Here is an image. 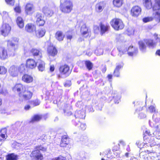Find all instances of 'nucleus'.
I'll return each mask as SVG.
<instances>
[{
  "mask_svg": "<svg viewBox=\"0 0 160 160\" xmlns=\"http://www.w3.org/2000/svg\"><path fill=\"white\" fill-rule=\"evenodd\" d=\"M12 90L17 92L19 100H29L32 97L33 92L21 83H17L12 88Z\"/></svg>",
  "mask_w": 160,
  "mask_h": 160,
  "instance_id": "1",
  "label": "nucleus"
},
{
  "mask_svg": "<svg viewBox=\"0 0 160 160\" xmlns=\"http://www.w3.org/2000/svg\"><path fill=\"white\" fill-rule=\"evenodd\" d=\"M47 147L44 144L37 145L34 147V149L31 152L30 157L32 160H42L43 159V155L41 152H46Z\"/></svg>",
  "mask_w": 160,
  "mask_h": 160,
  "instance_id": "2",
  "label": "nucleus"
},
{
  "mask_svg": "<svg viewBox=\"0 0 160 160\" xmlns=\"http://www.w3.org/2000/svg\"><path fill=\"white\" fill-rule=\"evenodd\" d=\"M138 146L140 149V157L145 159H148V155L149 154L154 153L155 152L152 150V146L155 145L156 144L151 143L150 145H148L147 143H144L142 147L139 142H137Z\"/></svg>",
  "mask_w": 160,
  "mask_h": 160,
  "instance_id": "3",
  "label": "nucleus"
},
{
  "mask_svg": "<svg viewBox=\"0 0 160 160\" xmlns=\"http://www.w3.org/2000/svg\"><path fill=\"white\" fill-rule=\"evenodd\" d=\"M73 3L70 0H65L63 2H61L59 8L62 12L68 13L71 12L73 9Z\"/></svg>",
  "mask_w": 160,
  "mask_h": 160,
  "instance_id": "4",
  "label": "nucleus"
},
{
  "mask_svg": "<svg viewBox=\"0 0 160 160\" xmlns=\"http://www.w3.org/2000/svg\"><path fill=\"white\" fill-rule=\"evenodd\" d=\"M16 48L8 49V51L4 47L0 48V59L4 60L7 59L9 57L14 56L15 55V52Z\"/></svg>",
  "mask_w": 160,
  "mask_h": 160,
  "instance_id": "5",
  "label": "nucleus"
},
{
  "mask_svg": "<svg viewBox=\"0 0 160 160\" xmlns=\"http://www.w3.org/2000/svg\"><path fill=\"white\" fill-rule=\"evenodd\" d=\"M110 24L112 27L116 31H119L123 29L125 26L122 20L118 18H114L110 22Z\"/></svg>",
  "mask_w": 160,
  "mask_h": 160,
  "instance_id": "6",
  "label": "nucleus"
},
{
  "mask_svg": "<svg viewBox=\"0 0 160 160\" xmlns=\"http://www.w3.org/2000/svg\"><path fill=\"white\" fill-rule=\"evenodd\" d=\"M58 69L60 74H57V76L58 78H61L62 75L67 77L68 76L70 75L72 71L70 66L66 64L61 65Z\"/></svg>",
  "mask_w": 160,
  "mask_h": 160,
  "instance_id": "7",
  "label": "nucleus"
},
{
  "mask_svg": "<svg viewBox=\"0 0 160 160\" xmlns=\"http://www.w3.org/2000/svg\"><path fill=\"white\" fill-rule=\"evenodd\" d=\"M142 12L141 7L138 5H135L131 8L130 10V14L132 17L137 18L141 14Z\"/></svg>",
  "mask_w": 160,
  "mask_h": 160,
  "instance_id": "8",
  "label": "nucleus"
},
{
  "mask_svg": "<svg viewBox=\"0 0 160 160\" xmlns=\"http://www.w3.org/2000/svg\"><path fill=\"white\" fill-rule=\"evenodd\" d=\"M143 139L145 143H151L153 142L154 138L152 136V134L150 131L146 130L143 133Z\"/></svg>",
  "mask_w": 160,
  "mask_h": 160,
  "instance_id": "9",
  "label": "nucleus"
},
{
  "mask_svg": "<svg viewBox=\"0 0 160 160\" xmlns=\"http://www.w3.org/2000/svg\"><path fill=\"white\" fill-rule=\"evenodd\" d=\"M11 27L9 24L3 23L0 28V32L2 35L5 37L7 36L10 32Z\"/></svg>",
  "mask_w": 160,
  "mask_h": 160,
  "instance_id": "10",
  "label": "nucleus"
},
{
  "mask_svg": "<svg viewBox=\"0 0 160 160\" xmlns=\"http://www.w3.org/2000/svg\"><path fill=\"white\" fill-rule=\"evenodd\" d=\"M47 52L49 56L54 57L58 54V51L55 46L50 44L47 47Z\"/></svg>",
  "mask_w": 160,
  "mask_h": 160,
  "instance_id": "11",
  "label": "nucleus"
},
{
  "mask_svg": "<svg viewBox=\"0 0 160 160\" xmlns=\"http://www.w3.org/2000/svg\"><path fill=\"white\" fill-rule=\"evenodd\" d=\"M37 62L33 59L29 58L26 61L25 66L29 69H33L37 67Z\"/></svg>",
  "mask_w": 160,
  "mask_h": 160,
  "instance_id": "12",
  "label": "nucleus"
},
{
  "mask_svg": "<svg viewBox=\"0 0 160 160\" xmlns=\"http://www.w3.org/2000/svg\"><path fill=\"white\" fill-rule=\"evenodd\" d=\"M100 34L102 35L109 30L110 26L108 22L104 23L101 22L99 24Z\"/></svg>",
  "mask_w": 160,
  "mask_h": 160,
  "instance_id": "13",
  "label": "nucleus"
},
{
  "mask_svg": "<svg viewBox=\"0 0 160 160\" xmlns=\"http://www.w3.org/2000/svg\"><path fill=\"white\" fill-rule=\"evenodd\" d=\"M30 53L35 58H38V60H41L42 58V51L40 49L33 48L30 50Z\"/></svg>",
  "mask_w": 160,
  "mask_h": 160,
  "instance_id": "14",
  "label": "nucleus"
},
{
  "mask_svg": "<svg viewBox=\"0 0 160 160\" xmlns=\"http://www.w3.org/2000/svg\"><path fill=\"white\" fill-rule=\"evenodd\" d=\"M36 23L38 27L43 26L45 23V21L43 19V16L40 13H37L36 15Z\"/></svg>",
  "mask_w": 160,
  "mask_h": 160,
  "instance_id": "15",
  "label": "nucleus"
},
{
  "mask_svg": "<svg viewBox=\"0 0 160 160\" xmlns=\"http://www.w3.org/2000/svg\"><path fill=\"white\" fill-rule=\"evenodd\" d=\"M36 27L35 24L32 23H27L25 26V30L28 33H32L36 31Z\"/></svg>",
  "mask_w": 160,
  "mask_h": 160,
  "instance_id": "16",
  "label": "nucleus"
},
{
  "mask_svg": "<svg viewBox=\"0 0 160 160\" xmlns=\"http://www.w3.org/2000/svg\"><path fill=\"white\" fill-rule=\"evenodd\" d=\"M22 81L26 83H30L33 82L34 78L32 75L28 74L25 73L23 74L22 78Z\"/></svg>",
  "mask_w": 160,
  "mask_h": 160,
  "instance_id": "17",
  "label": "nucleus"
},
{
  "mask_svg": "<svg viewBox=\"0 0 160 160\" xmlns=\"http://www.w3.org/2000/svg\"><path fill=\"white\" fill-rule=\"evenodd\" d=\"M69 138L67 135H63L62 137L61 140L60 144V147H66L69 142Z\"/></svg>",
  "mask_w": 160,
  "mask_h": 160,
  "instance_id": "18",
  "label": "nucleus"
},
{
  "mask_svg": "<svg viewBox=\"0 0 160 160\" xmlns=\"http://www.w3.org/2000/svg\"><path fill=\"white\" fill-rule=\"evenodd\" d=\"M105 5L104 1H100L97 3L95 6V10L98 12H100L102 11Z\"/></svg>",
  "mask_w": 160,
  "mask_h": 160,
  "instance_id": "19",
  "label": "nucleus"
},
{
  "mask_svg": "<svg viewBox=\"0 0 160 160\" xmlns=\"http://www.w3.org/2000/svg\"><path fill=\"white\" fill-rule=\"evenodd\" d=\"M42 12L45 16L48 17L52 16L54 13L53 11L50 8L46 6L43 7Z\"/></svg>",
  "mask_w": 160,
  "mask_h": 160,
  "instance_id": "20",
  "label": "nucleus"
},
{
  "mask_svg": "<svg viewBox=\"0 0 160 160\" xmlns=\"http://www.w3.org/2000/svg\"><path fill=\"white\" fill-rule=\"evenodd\" d=\"M80 32L81 35L82 36H84L87 34H89L90 31L87 26L86 23H84L82 25L80 29Z\"/></svg>",
  "mask_w": 160,
  "mask_h": 160,
  "instance_id": "21",
  "label": "nucleus"
},
{
  "mask_svg": "<svg viewBox=\"0 0 160 160\" xmlns=\"http://www.w3.org/2000/svg\"><path fill=\"white\" fill-rule=\"evenodd\" d=\"M35 32L36 36L38 38H40L45 35L46 31L44 28H41L37 30L36 29Z\"/></svg>",
  "mask_w": 160,
  "mask_h": 160,
  "instance_id": "22",
  "label": "nucleus"
},
{
  "mask_svg": "<svg viewBox=\"0 0 160 160\" xmlns=\"http://www.w3.org/2000/svg\"><path fill=\"white\" fill-rule=\"evenodd\" d=\"M42 118V115L41 114H36L33 115L29 121V123H33L41 121Z\"/></svg>",
  "mask_w": 160,
  "mask_h": 160,
  "instance_id": "23",
  "label": "nucleus"
},
{
  "mask_svg": "<svg viewBox=\"0 0 160 160\" xmlns=\"http://www.w3.org/2000/svg\"><path fill=\"white\" fill-rule=\"evenodd\" d=\"M128 54L130 56H132L134 54H136L138 52L137 48L134 47L132 46H129L128 49Z\"/></svg>",
  "mask_w": 160,
  "mask_h": 160,
  "instance_id": "24",
  "label": "nucleus"
},
{
  "mask_svg": "<svg viewBox=\"0 0 160 160\" xmlns=\"http://www.w3.org/2000/svg\"><path fill=\"white\" fill-rule=\"evenodd\" d=\"M142 4L146 9L149 10L152 8L153 2L152 0H142Z\"/></svg>",
  "mask_w": 160,
  "mask_h": 160,
  "instance_id": "25",
  "label": "nucleus"
},
{
  "mask_svg": "<svg viewBox=\"0 0 160 160\" xmlns=\"http://www.w3.org/2000/svg\"><path fill=\"white\" fill-rule=\"evenodd\" d=\"M55 37L58 41H61L63 40L65 35L62 31L58 30L55 33Z\"/></svg>",
  "mask_w": 160,
  "mask_h": 160,
  "instance_id": "26",
  "label": "nucleus"
},
{
  "mask_svg": "<svg viewBox=\"0 0 160 160\" xmlns=\"http://www.w3.org/2000/svg\"><path fill=\"white\" fill-rule=\"evenodd\" d=\"M16 22L18 26L20 28H22L24 27V20L22 18L21 16H18L17 18Z\"/></svg>",
  "mask_w": 160,
  "mask_h": 160,
  "instance_id": "27",
  "label": "nucleus"
},
{
  "mask_svg": "<svg viewBox=\"0 0 160 160\" xmlns=\"http://www.w3.org/2000/svg\"><path fill=\"white\" fill-rule=\"evenodd\" d=\"M74 116L76 118L83 119L85 118V113L83 111L81 110L77 111L75 112Z\"/></svg>",
  "mask_w": 160,
  "mask_h": 160,
  "instance_id": "28",
  "label": "nucleus"
},
{
  "mask_svg": "<svg viewBox=\"0 0 160 160\" xmlns=\"http://www.w3.org/2000/svg\"><path fill=\"white\" fill-rule=\"evenodd\" d=\"M33 8V7L32 4L30 3H27L25 8L26 13L27 14L32 13Z\"/></svg>",
  "mask_w": 160,
  "mask_h": 160,
  "instance_id": "29",
  "label": "nucleus"
},
{
  "mask_svg": "<svg viewBox=\"0 0 160 160\" xmlns=\"http://www.w3.org/2000/svg\"><path fill=\"white\" fill-rule=\"evenodd\" d=\"M18 156L14 153L8 154L6 156V160H18Z\"/></svg>",
  "mask_w": 160,
  "mask_h": 160,
  "instance_id": "30",
  "label": "nucleus"
},
{
  "mask_svg": "<svg viewBox=\"0 0 160 160\" xmlns=\"http://www.w3.org/2000/svg\"><path fill=\"white\" fill-rule=\"evenodd\" d=\"M7 130L6 128H2L0 131L1 134H0V141L5 139L7 136Z\"/></svg>",
  "mask_w": 160,
  "mask_h": 160,
  "instance_id": "31",
  "label": "nucleus"
},
{
  "mask_svg": "<svg viewBox=\"0 0 160 160\" xmlns=\"http://www.w3.org/2000/svg\"><path fill=\"white\" fill-rule=\"evenodd\" d=\"M123 3V0H113L112 4L114 7L119 8L121 7Z\"/></svg>",
  "mask_w": 160,
  "mask_h": 160,
  "instance_id": "32",
  "label": "nucleus"
},
{
  "mask_svg": "<svg viewBox=\"0 0 160 160\" xmlns=\"http://www.w3.org/2000/svg\"><path fill=\"white\" fill-rule=\"evenodd\" d=\"M18 42V40L14 38L12 40H8L7 41L8 45L12 47H14L17 45Z\"/></svg>",
  "mask_w": 160,
  "mask_h": 160,
  "instance_id": "33",
  "label": "nucleus"
},
{
  "mask_svg": "<svg viewBox=\"0 0 160 160\" xmlns=\"http://www.w3.org/2000/svg\"><path fill=\"white\" fill-rule=\"evenodd\" d=\"M138 45L139 49L142 51H144L146 49L147 46L145 42L141 40L138 41Z\"/></svg>",
  "mask_w": 160,
  "mask_h": 160,
  "instance_id": "34",
  "label": "nucleus"
},
{
  "mask_svg": "<svg viewBox=\"0 0 160 160\" xmlns=\"http://www.w3.org/2000/svg\"><path fill=\"white\" fill-rule=\"evenodd\" d=\"M153 20H154L158 23L160 22V11H157L153 13Z\"/></svg>",
  "mask_w": 160,
  "mask_h": 160,
  "instance_id": "35",
  "label": "nucleus"
},
{
  "mask_svg": "<svg viewBox=\"0 0 160 160\" xmlns=\"http://www.w3.org/2000/svg\"><path fill=\"white\" fill-rule=\"evenodd\" d=\"M157 42H154L153 40L148 39L147 40L146 44L149 48H153L155 47Z\"/></svg>",
  "mask_w": 160,
  "mask_h": 160,
  "instance_id": "36",
  "label": "nucleus"
},
{
  "mask_svg": "<svg viewBox=\"0 0 160 160\" xmlns=\"http://www.w3.org/2000/svg\"><path fill=\"white\" fill-rule=\"evenodd\" d=\"M85 65L88 71L92 69L93 67V63L89 60H86L85 61Z\"/></svg>",
  "mask_w": 160,
  "mask_h": 160,
  "instance_id": "37",
  "label": "nucleus"
},
{
  "mask_svg": "<svg viewBox=\"0 0 160 160\" xmlns=\"http://www.w3.org/2000/svg\"><path fill=\"white\" fill-rule=\"evenodd\" d=\"M105 154L108 158H115V155L113 154L112 151H111L110 149L107 150L105 151Z\"/></svg>",
  "mask_w": 160,
  "mask_h": 160,
  "instance_id": "38",
  "label": "nucleus"
},
{
  "mask_svg": "<svg viewBox=\"0 0 160 160\" xmlns=\"http://www.w3.org/2000/svg\"><path fill=\"white\" fill-rule=\"evenodd\" d=\"M45 64L44 62L41 61L38 66V68L39 71L41 72L44 71L45 69Z\"/></svg>",
  "mask_w": 160,
  "mask_h": 160,
  "instance_id": "39",
  "label": "nucleus"
},
{
  "mask_svg": "<svg viewBox=\"0 0 160 160\" xmlns=\"http://www.w3.org/2000/svg\"><path fill=\"white\" fill-rule=\"evenodd\" d=\"M67 34L66 36V38L67 40L71 41L73 37V34L72 32L71 31H68L67 32Z\"/></svg>",
  "mask_w": 160,
  "mask_h": 160,
  "instance_id": "40",
  "label": "nucleus"
},
{
  "mask_svg": "<svg viewBox=\"0 0 160 160\" xmlns=\"http://www.w3.org/2000/svg\"><path fill=\"white\" fill-rule=\"evenodd\" d=\"M7 68L4 66H0V74L4 75L7 72Z\"/></svg>",
  "mask_w": 160,
  "mask_h": 160,
  "instance_id": "41",
  "label": "nucleus"
},
{
  "mask_svg": "<svg viewBox=\"0 0 160 160\" xmlns=\"http://www.w3.org/2000/svg\"><path fill=\"white\" fill-rule=\"evenodd\" d=\"M30 102L33 107H35L39 105L40 103V101L38 99H36L31 101Z\"/></svg>",
  "mask_w": 160,
  "mask_h": 160,
  "instance_id": "42",
  "label": "nucleus"
},
{
  "mask_svg": "<svg viewBox=\"0 0 160 160\" xmlns=\"http://www.w3.org/2000/svg\"><path fill=\"white\" fill-rule=\"evenodd\" d=\"M10 75L12 77H14L17 76L18 75V72L17 70L14 69H12L10 72Z\"/></svg>",
  "mask_w": 160,
  "mask_h": 160,
  "instance_id": "43",
  "label": "nucleus"
},
{
  "mask_svg": "<svg viewBox=\"0 0 160 160\" xmlns=\"http://www.w3.org/2000/svg\"><path fill=\"white\" fill-rule=\"evenodd\" d=\"M152 10L153 11H160V5L155 3L153 6H152Z\"/></svg>",
  "mask_w": 160,
  "mask_h": 160,
  "instance_id": "44",
  "label": "nucleus"
},
{
  "mask_svg": "<svg viewBox=\"0 0 160 160\" xmlns=\"http://www.w3.org/2000/svg\"><path fill=\"white\" fill-rule=\"evenodd\" d=\"M153 20V18L152 17H147L144 18L142 19V21L144 22H148L151 21Z\"/></svg>",
  "mask_w": 160,
  "mask_h": 160,
  "instance_id": "45",
  "label": "nucleus"
},
{
  "mask_svg": "<svg viewBox=\"0 0 160 160\" xmlns=\"http://www.w3.org/2000/svg\"><path fill=\"white\" fill-rule=\"evenodd\" d=\"M7 3L10 5L13 6L14 5V0H5Z\"/></svg>",
  "mask_w": 160,
  "mask_h": 160,
  "instance_id": "46",
  "label": "nucleus"
},
{
  "mask_svg": "<svg viewBox=\"0 0 160 160\" xmlns=\"http://www.w3.org/2000/svg\"><path fill=\"white\" fill-rule=\"evenodd\" d=\"M52 160H67V159L65 157L60 155L59 157L55 158Z\"/></svg>",
  "mask_w": 160,
  "mask_h": 160,
  "instance_id": "47",
  "label": "nucleus"
},
{
  "mask_svg": "<svg viewBox=\"0 0 160 160\" xmlns=\"http://www.w3.org/2000/svg\"><path fill=\"white\" fill-rule=\"evenodd\" d=\"M113 74L114 76L119 77L120 76V73L119 71L115 69L113 72Z\"/></svg>",
  "mask_w": 160,
  "mask_h": 160,
  "instance_id": "48",
  "label": "nucleus"
},
{
  "mask_svg": "<svg viewBox=\"0 0 160 160\" xmlns=\"http://www.w3.org/2000/svg\"><path fill=\"white\" fill-rule=\"evenodd\" d=\"M92 73L93 76L98 77L101 74V73L98 70H96L93 72Z\"/></svg>",
  "mask_w": 160,
  "mask_h": 160,
  "instance_id": "49",
  "label": "nucleus"
},
{
  "mask_svg": "<svg viewBox=\"0 0 160 160\" xmlns=\"http://www.w3.org/2000/svg\"><path fill=\"white\" fill-rule=\"evenodd\" d=\"M123 66V63L119 64L117 65L115 69H117L118 71H120V69L122 68Z\"/></svg>",
  "mask_w": 160,
  "mask_h": 160,
  "instance_id": "50",
  "label": "nucleus"
},
{
  "mask_svg": "<svg viewBox=\"0 0 160 160\" xmlns=\"http://www.w3.org/2000/svg\"><path fill=\"white\" fill-rule=\"evenodd\" d=\"M150 112L152 113L155 112L156 109L155 107L152 105L148 107Z\"/></svg>",
  "mask_w": 160,
  "mask_h": 160,
  "instance_id": "51",
  "label": "nucleus"
},
{
  "mask_svg": "<svg viewBox=\"0 0 160 160\" xmlns=\"http://www.w3.org/2000/svg\"><path fill=\"white\" fill-rule=\"evenodd\" d=\"M14 9L15 12L17 13H20L21 12V9L19 6H17L15 7Z\"/></svg>",
  "mask_w": 160,
  "mask_h": 160,
  "instance_id": "52",
  "label": "nucleus"
},
{
  "mask_svg": "<svg viewBox=\"0 0 160 160\" xmlns=\"http://www.w3.org/2000/svg\"><path fill=\"white\" fill-rule=\"evenodd\" d=\"M86 126L85 124L82 123L80 124L79 127V129L80 130L83 131L86 129Z\"/></svg>",
  "mask_w": 160,
  "mask_h": 160,
  "instance_id": "53",
  "label": "nucleus"
},
{
  "mask_svg": "<svg viewBox=\"0 0 160 160\" xmlns=\"http://www.w3.org/2000/svg\"><path fill=\"white\" fill-rule=\"evenodd\" d=\"M119 148H118L117 149L115 150L114 149H113L112 150V152L113 154H114L115 155V157H117L118 156H119V153L118 152H116V151H118Z\"/></svg>",
  "mask_w": 160,
  "mask_h": 160,
  "instance_id": "54",
  "label": "nucleus"
},
{
  "mask_svg": "<svg viewBox=\"0 0 160 160\" xmlns=\"http://www.w3.org/2000/svg\"><path fill=\"white\" fill-rule=\"evenodd\" d=\"M72 85L71 81L70 80L66 81L64 84V86L65 87H69Z\"/></svg>",
  "mask_w": 160,
  "mask_h": 160,
  "instance_id": "55",
  "label": "nucleus"
},
{
  "mask_svg": "<svg viewBox=\"0 0 160 160\" xmlns=\"http://www.w3.org/2000/svg\"><path fill=\"white\" fill-rule=\"evenodd\" d=\"M118 50L119 52V53L121 54H123L124 53H125L126 52V51L125 50H122L121 49H120V48H118Z\"/></svg>",
  "mask_w": 160,
  "mask_h": 160,
  "instance_id": "56",
  "label": "nucleus"
},
{
  "mask_svg": "<svg viewBox=\"0 0 160 160\" xmlns=\"http://www.w3.org/2000/svg\"><path fill=\"white\" fill-rule=\"evenodd\" d=\"M153 36L154 37V38L155 40H157V41L160 39V38L158 37V35L157 33H154Z\"/></svg>",
  "mask_w": 160,
  "mask_h": 160,
  "instance_id": "57",
  "label": "nucleus"
},
{
  "mask_svg": "<svg viewBox=\"0 0 160 160\" xmlns=\"http://www.w3.org/2000/svg\"><path fill=\"white\" fill-rule=\"evenodd\" d=\"M55 67L53 65H51L50 66V71L51 72H52L54 71Z\"/></svg>",
  "mask_w": 160,
  "mask_h": 160,
  "instance_id": "58",
  "label": "nucleus"
},
{
  "mask_svg": "<svg viewBox=\"0 0 160 160\" xmlns=\"http://www.w3.org/2000/svg\"><path fill=\"white\" fill-rule=\"evenodd\" d=\"M31 108V106L29 105H27L24 107V109L26 110H29Z\"/></svg>",
  "mask_w": 160,
  "mask_h": 160,
  "instance_id": "59",
  "label": "nucleus"
},
{
  "mask_svg": "<svg viewBox=\"0 0 160 160\" xmlns=\"http://www.w3.org/2000/svg\"><path fill=\"white\" fill-rule=\"evenodd\" d=\"M63 112H64V113H66V114L67 116H69L72 114V112L71 111H69L68 112H66V110H64Z\"/></svg>",
  "mask_w": 160,
  "mask_h": 160,
  "instance_id": "60",
  "label": "nucleus"
},
{
  "mask_svg": "<svg viewBox=\"0 0 160 160\" xmlns=\"http://www.w3.org/2000/svg\"><path fill=\"white\" fill-rule=\"evenodd\" d=\"M107 77L108 80L111 79L112 78V75L111 74H109L107 75Z\"/></svg>",
  "mask_w": 160,
  "mask_h": 160,
  "instance_id": "61",
  "label": "nucleus"
},
{
  "mask_svg": "<svg viewBox=\"0 0 160 160\" xmlns=\"http://www.w3.org/2000/svg\"><path fill=\"white\" fill-rule=\"evenodd\" d=\"M156 54L160 56V49H158L157 50Z\"/></svg>",
  "mask_w": 160,
  "mask_h": 160,
  "instance_id": "62",
  "label": "nucleus"
},
{
  "mask_svg": "<svg viewBox=\"0 0 160 160\" xmlns=\"http://www.w3.org/2000/svg\"><path fill=\"white\" fill-rule=\"evenodd\" d=\"M155 3L160 5V0H155Z\"/></svg>",
  "mask_w": 160,
  "mask_h": 160,
  "instance_id": "63",
  "label": "nucleus"
},
{
  "mask_svg": "<svg viewBox=\"0 0 160 160\" xmlns=\"http://www.w3.org/2000/svg\"><path fill=\"white\" fill-rule=\"evenodd\" d=\"M24 65H21L20 66V68H24Z\"/></svg>",
  "mask_w": 160,
  "mask_h": 160,
  "instance_id": "64",
  "label": "nucleus"
}]
</instances>
